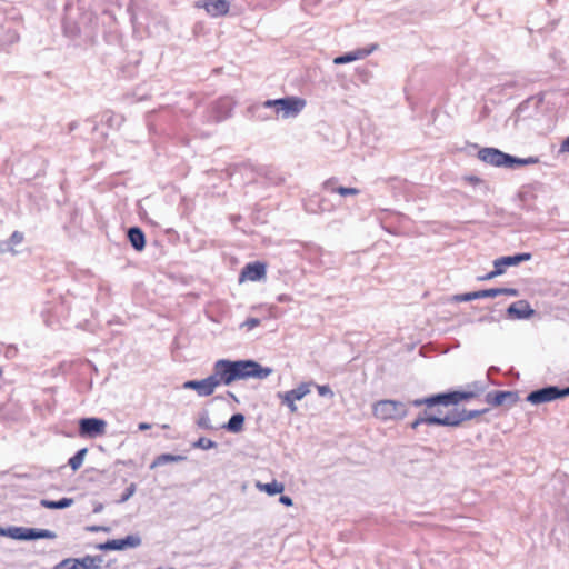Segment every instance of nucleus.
<instances>
[{
	"mask_svg": "<svg viewBox=\"0 0 569 569\" xmlns=\"http://www.w3.org/2000/svg\"><path fill=\"white\" fill-rule=\"evenodd\" d=\"M273 372L270 367H264L253 359H219L213 363V377L219 386H230L238 380L266 379Z\"/></svg>",
	"mask_w": 569,
	"mask_h": 569,
	"instance_id": "obj_1",
	"label": "nucleus"
},
{
	"mask_svg": "<svg viewBox=\"0 0 569 569\" xmlns=\"http://www.w3.org/2000/svg\"><path fill=\"white\" fill-rule=\"evenodd\" d=\"M476 398V393L469 388L467 390L448 389L442 392L432 393L422 398H417L409 401V405L420 408H440V407H453L456 408L459 403L469 401Z\"/></svg>",
	"mask_w": 569,
	"mask_h": 569,
	"instance_id": "obj_2",
	"label": "nucleus"
},
{
	"mask_svg": "<svg viewBox=\"0 0 569 569\" xmlns=\"http://www.w3.org/2000/svg\"><path fill=\"white\" fill-rule=\"evenodd\" d=\"M478 159L487 164L507 169H518L539 162L537 157L519 158L493 147L481 148L478 151Z\"/></svg>",
	"mask_w": 569,
	"mask_h": 569,
	"instance_id": "obj_3",
	"label": "nucleus"
},
{
	"mask_svg": "<svg viewBox=\"0 0 569 569\" xmlns=\"http://www.w3.org/2000/svg\"><path fill=\"white\" fill-rule=\"evenodd\" d=\"M0 537L18 541H34L38 539H56L57 533L49 529L8 526L0 527Z\"/></svg>",
	"mask_w": 569,
	"mask_h": 569,
	"instance_id": "obj_4",
	"label": "nucleus"
},
{
	"mask_svg": "<svg viewBox=\"0 0 569 569\" xmlns=\"http://www.w3.org/2000/svg\"><path fill=\"white\" fill-rule=\"evenodd\" d=\"M373 415L381 420H401L408 415V407L402 401L385 399L375 403Z\"/></svg>",
	"mask_w": 569,
	"mask_h": 569,
	"instance_id": "obj_5",
	"label": "nucleus"
},
{
	"mask_svg": "<svg viewBox=\"0 0 569 569\" xmlns=\"http://www.w3.org/2000/svg\"><path fill=\"white\" fill-rule=\"evenodd\" d=\"M489 408L483 409H466V408H452L442 416L443 427L459 428L465 421L480 417L489 412Z\"/></svg>",
	"mask_w": 569,
	"mask_h": 569,
	"instance_id": "obj_6",
	"label": "nucleus"
},
{
	"mask_svg": "<svg viewBox=\"0 0 569 569\" xmlns=\"http://www.w3.org/2000/svg\"><path fill=\"white\" fill-rule=\"evenodd\" d=\"M107 421L98 417H84L78 420V433L82 438L94 439L106 433Z\"/></svg>",
	"mask_w": 569,
	"mask_h": 569,
	"instance_id": "obj_7",
	"label": "nucleus"
},
{
	"mask_svg": "<svg viewBox=\"0 0 569 569\" xmlns=\"http://www.w3.org/2000/svg\"><path fill=\"white\" fill-rule=\"evenodd\" d=\"M563 398L565 396L561 387L548 385L542 388H538L530 391L526 397V401H528L531 405L538 406Z\"/></svg>",
	"mask_w": 569,
	"mask_h": 569,
	"instance_id": "obj_8",
	"label": "nucleus"
},
{
	"mask_svg": "<svg viewBox=\"0 0 569 569\" xmlns=\"http://www.w3.org/2000/svg\"><path fill=\"white\" fill-rule=\"evenodd\" d=\"M306 106V100L296 96L278 98L274 117L283 119L297 117Z\"/></svg>",
	"mask_w": 569,
	"mask_h": 569,
	"instance_id": "obj_9",
	"label": "nucleus"
},
{
	"mask_svg": "<svg viewBox=\"0 0 569 569\" xmlns=\"http://www.w3.org/2000/svg\"><path fill=\"white\" fill-rule=\"evenodd\" d=\"M141 542V537L138 533H134L119 539H108L107 541L97 545V549L100 551H122L126 549L138 548Z\"/></svg>",
	"mask_w": 569,
	"mask_h": 569,
	"instance_id": "obj_10",
	"label": "nucleus"
},
{
	"mask_svg": "<svg viewBox=\"0 0 569 569\" xmlns=\"http://www.w3.org/2000/svg\"><path fill=\"white\" fill-rule=\"evenodd\" d=\"M519 392L517 390H493L485 396V401L492 407L507 406L513 407L519 401Z\"/></svg>",
	"mask_w": 569,
	"mask_h": 569,
	"instance_id": "obj_11",
	"label": "nucleus"
},
{
	"mask_svg": "<svg viewBox=\"0 0 569 569\" xmlns=\"http://www.w3.org/2000/svg\"><path fill=\"white\" fill-rule=\"evenodd\" d=\"M421 425L443 427L440 408L425 407L423 410L418 412L416 419L412 420L408 427L417 431Z\"/></svg>",
	"mask_w": 569,
	"mask_h": 569,
	"instance_id": "obj_12",
	"label": "nucleus"
},
{
	"mask_svg": "<svg viewBox=\"0 0 569 569\" xmlns=\"http://www.w3.org/2000/svg\"><path fill=\"white\" fill-rule=\"evenodd\" d=\"M234 102L229 97L218 99L211 104L208 120L214 123H219L231 116Z\"/></svg>",
	"mask_w": 569,
	"mask_h": 569,
	"instance_id": "obj_13",
	"label": "nucleus"
},
{
	"mask_svg": "<svg viewBox=\"0 0 569 569\" xmlns=\"http://www.w3.org/2000/svg\"><path fill=\"white\" fill-rule=\"evenodd\" d=\"M218 386L219 381L213 377V375L201 380H187L182 385L183 389L194 390L200 397L211 396Z\"/></svg>",
	"mask_w": 569,
	"mask_h": 569,
	"instance_id": "obj_14",
	"label": "nucleus"
},
{
	"mask_svg": "<svg viewBox=\"0 0 569 569\" xmlns=\"http://www.w3.org/2000/svg\"><path fill=\"white\" fill-rule=\"evenodd\" d=\"M309 392H310L309 383L302 382L295 389H291L286 392H278L277 396L279 399H281V403L286 405L289 408L290 412L295 413L298 410L295 402L297 400H301Z\"/></svg>",
	"mask_w": 569,
	"mask_h": 569,
	"instance_id": "obj_15",
	"label": "nucleus"
},
{
	"mask_svg": "<svg viewBox=\"0 0 569 569\" xmlns=\"http://www.w3.org/2000/svg\"><path fill=\"white\" fill-rule=\"evenodd\" d=\"M536 310L530 306L528 300L521 299L512 302L506 309V317L511 320H528L533 317Z\"/></svg>",
	"mask_w": 569,
	"mask_h": 569,
	"instance_id": "obj_16",
	"label": "nucleus"
},
{
	"mask_svg": "<svg viewBox=\"0 0 569 569\" xmlns=\"http://www.w3.org/2000/svg\"><path fill=\"white\" fill-rule=\"evenodd\" d=\"M267 273V263L262 261H253L247 263L239 276V281L242 282L244 280L250 281H260L266 278Z\"/></svg>",
	"mask_w": 569,
	"mask_h": 569,
	"instance_id": "obj_17",
	"label": "nucleus"
},
{
	"mask_svg": "<svg viewBox=\"0 0 569 569\" xmlns=\"http://www.w3.org/2000/svg\"><path fill=\"white\" fill-rule=\"evenodd\" d=\"M531 258L532 254L530 252H519L512 256L499 257L493 260V263L497 264V271L499 270L503 274L508 268L529 261Z\"/></svg>",
	"mask_w": 569,
	"mask_h": 569,
	"instance_id": "obj_18",
	"label": "nucleus"
},
{
	"mask_svg": "<svg viewBox=\"0 0 569 569\" xmlns=\"http://www.w3.org/2000/svg\"><path fill=\"white\" fill-rule=\"evenodd\" d=\"M378 49L377 43H372L367 48H359L353 51L346 52L343 54H340L333 59L335 64H346L353 62L356 60L365 59L369 54H371L375 50Z\"/></svg>",
	"mask_w": 569,
	"mask_h": 569,
	"instance_id": "obj_19",
	"label": "nucleus"
},
{
	"mask_svg": "<svg viewBox=\"0 0 569 569\" xmlns=\"http://www.w3.org/2000/svg\"><path fill=\"white\" fill-rule=\"evenodd\" d=\"M126 237L133 250H136L137 252H141L144 250L147 239L144 231L140 227H129L126 231Z\"/></svg>",
	"mask_w": 569,
	"mask_h": 569,
	"instance_id": "obj_20",
	"label": "nucleus"
},
{
	"mask_svg": "<svg viewBox=\"0 0 569 569\" xmlns=\"http://www.w3.org/2000/svg\"><path fill=\"white\" fill-rule=\"evenodd\" d=\"M199 8H204L207 13L213 18L226 16L229 12L230 3L227 0H207Z\"/></svg>",
	"mask_w": 569,
	"mask_h": 569,
	"instance_id": "obj_21",
	"label": "nucleus"
},
{
	"mask_svg": "<svg viewBox=\"0 0 569 569\" xmlns=\"http://www.w3.org/2000/svg\"><path fill=\"white\" fill-rule=\"evenodd\" d=\"M92 560L90 555L82 558H66L58 562L53 569H94V567H91Z\"/></svg>",
	"mask_w": 569,
	"mask_h": 569,
	"instance_id": "obj_22",
	"label": "nucleus"
},
{
	"mask_svg": "<svg viewBox=\"0 0 569 569\" xmlns=\"http://www.w3.org/2000/svg\"><path fill=\"white\" fill-rule=\"evenodd\" d=\"M483 298H496V288H488V289H481V290H477V291L455 295L452 300L456 302H468V301H472L476 299H483Z\"/></svg>",
	"mask_w": 569,
	"mask_h": 569,
	"instance_id": "obj_23",
	"label": "nucleus"
},
{
	"mask_svg": "<svg viewBox=\"0 0 569 569\" xmlns=\"http://www.w3.org/2000/svg\"><path fill=\"white\" fill-rule=\"evenodd\" d=\"M246 417L241 412L233 413L220 428L231 433H239L244 428Z\"/></svg>",
	"mask_w": 569,
	"mask_h": 569,
	"instance_id": "obj_24",
	"label": "nucleus"
},
{
	"mask_svg": "<svg viewBox=\"0 0 569 569\" xmlns=\"http://www.w3.org/2000/svg\"><path fill=\"white\" fill-rule=\"evenodd\" d=\"M336 182H337L336 178H330L323 182V188L327 190H330L333 193H338L341 197L357 196L360 193V190L358 188L343 187V186L335 187Z\"/></svg>",
	"mask_w": 569,
	"mask_h": 569,
	"instance_id": "obj_25",
	"label": "nucleus"
},
{
	"mask_svg": "<svg viewBox=\"0 0 569 569\" xmlns=\"http://www.w3.org/2000/svg\"><path fill=\"white\" fill-rule=\"evenodd\" d=\"M256 487L260 491L266 492L269 497H274L277 495H281L284 490V485L277 480H272L271 482H267V483L257 481Z\"/></svg>",
	"mask_w": 569,
	"mask_h": 569,
	"instance_id": "obj_26",
	"label": "nucleus"
},
{
	"mask_svg": "<svg viewBox=\"0 0 569 569\" xmlns=\"http://www.w3.org/2000/svg\"><path fill=\"white\" fill-rule=\"evenodd\" d=\"M186 459L187 457L182 455L161 453L154 458V460L150 465V469H154L159 466H163L167 463L181 462L184 461Z\"/></svg>",
	"mask_w": 569,
	"mask_h": 569,
	"instance_id": "obj_27",
	"label": "nucleus"
},
{
	"mask_svg": "<svg viewBox=\"0 0 569 569\" xmlns=\"http://www.w3.org/2000/svg\"><path fill=\"white\" fill-rule=\"evenodd\" d=\"M73 499L63 497L59 500L41 499L40 505L47 509H66L73 505Z\"/></svg>",
	"mask_w": 569,
	"mask_h": 569,
	"instance_id": "obj_28",
	"label": "nucleus"
},
{
	"mask_svg": "<svg viewBox=\"0 0 569 569\" xmlns=\"http://www.w3.org/2000/svg\"><path fill=\"white\" fill-rule=\"evenodd\" d=\"M248 113L251 114L252 118L259 120V121H266L269 119L274 118V114H272L269 111H266L262 107H260L258 103H254L250 106L247 109Z\"/></svg>",
	"mask_w": 569,
	"mask_h": 569,
	"instance_id": "obj_29",
	"label": "nucleus"
},
{
	"mask_svg": "<svg viewBox=\"0 0 569 569\" xmlns=\"http://www.w3.org/2000/svg\"><path fill=\"white\" fill-rule=\"evenodd\" d=\"M88 452V448L79 449L72 457L68 460V466L72 469V471H77L82 466L86 455Z\"/></svg>",
	"mask_w": 569,
	"mask_h": 569,
	"instance_id": "obj_30",
	"label": "nucleus"
},
{
	"mask_svg": "<svg viewBox=\"0 0 569 569\" xmlns=\"http://www.w3.org/2000/svg\"><path fill=\"white\" fill-rule=\"evenodd\" d=\"M64 36L70 39H76L80 36L79 26L70 19H64L62 22Z\"/></svg>",
	"mask_w": 569,
	"mask_h": 569,
	"instance_id": "obj_31",
	"label": "nucleus"
},
{
	"mask_svg": "<svg viewBox=\"0 0 569 569\" xmlns=\"http://www.w3.org/2000/svg\"><path fill=\"white\" fill-rule=\"evenodd\" d=\"M196 423L200 429H204V430H209V431L217 430V428L213 427L210 422L209 411L207 409H202L199 412V417H198Z\"/></svg>",
	"mask_w": 569,
	"mask_h": 569,
	"instance_id": "obj_32",
	"label": "nucleus"
},
{
	"mask_svg": "<svg viewBox=\"0 0 569 569\" xmlns=\"http://www.w3.org/2000/svg\"><path fill=\"white\" fill-rule=\"evenodd\" d=\"M101 120L110 128H119L123 121L120 116H116L111 111L103 112Z\"/></svg>",
	"mask_w": 569,
	"mask_h": 569,
	"instance_id": "obj_33",
	"label": "nucleus"
},
{
	"mask_svg": "<svg viewBox=\"0 0 569 569\" xmlns=\"http://www.w3.org/2000/svg\"><path fill=\"white\" fill-rule=\"evenodd\" d=\"M217 446L218 445L216 441L208 439L206 437H200L197 441H194L192 443L193 448L202 449V450L213 449V448H217Z\"/></svg>",
	"mask_w": 569,
	"mask_h": 569,
	"instance_id": "obj_34",
	"label": "nucleus"
},
{
	"mask_svg": "<svg viewBox=\"0 0 569 569\" xmlns=\"http://www.w3.org/2000/svg\"><path fill=\"white\" fill-rule=\"evenodd\" d=\"M137 491V485L134 482L130 483L121 495V497L117 500V503L127 502Z\"/></svg>",
	"mask_w": 569,
	"mask_h": 569,
	"instance_id": "obj_35",
	"label": "nucleus"
},
{
	"mask_svg": "<svg viewBox=\"0 0 569 569\" xmlns=\"http://www.w3.org/2000/svg\"><path fill=\"white\" fill-rule=\"evenodd\" d=\"M467 388L472 390V392L476 393V398H477L479 395H481L486 391L487 385L482 381H473L471 383H468Z\"/></svg>",
	"mask_w": 569,
	"mask_h": 569,
	"instance_id": "obj_36",
	"label": "nucleus"
},
{
	"mask_svg": "<svg viewBox=\"0 0 569 569\" xmlns=\"http://www.w3.org/2000/svg\"><path fill=\"white\" fill-rule=\"evenodd\" d=\"M23 239H24L23 232L16 230L11 233V236L9 237V239H7V241H8L9 246L13 248L14 246L20 244L23 241Z\"/></svg>",
	"mask_w": 569,
	"mask_h": 569,
	"instance_id": "obj_37",
	"label": "nucleus"
},
{
	"mask_svg": "<svg viewBox=\"0 0 569 569\" xmlns=\"http://www.w3.org/2000/svg\"><path fill=\"white\" fill-rule=\"evenodd\" d=\"M501 295L518 297L520 291L517 288H496V297Z\"/></svg>",
	"mask_w": 569,
	"mask_h": 569,
	"instance_id": "obj_38",
	"label": "nucleus"
},
{
	"mask_svg": "<svg viewBox=\"0 0 569 569\" xmlns=\"http://www.w3.org/2000/svg\"><path fill=\"white\" fill-rule=\"evenodd\" d=\"M278 99H268L263 102H259L258 104L262 107L266 111L271 112L274 114L276 108H277Z\"/></svg>",
	"mask_w": 569,
	"mask_h": 569,
	"instance_id": "obj_39",
	"label": "nucleus"
},
{
	"mask_svg": "<svg viewBox=\"0 0 569 569\" xmlns=\"http://www.w3.org/2000/svg\"><path fill=\"white\" fill-rule=\"evenodd\" d=\"M531 99H527L518 104V107L515 109L513 114L519 118L528 108L530 104Z\"/></svg>",
	"mask_w": 569,
	"mask_h": 569,
	"instance_id": "obj_40",
	"label": "nucleus"
},
{
	"mask_svg": "<svg viewBox=\"0 0 569 569\" xmlns=\"http://www.w3.org/2000/svg\"><path fill=\"white\" fill-rule=\"evenodd\" d=\"M501 274H502L501 271H499V270L497 271V264L493 263V270H491L490 272H488L485 276L478 277V280L487 281V280H491V279H493V278H496L498 276H501Z\"/></svg>",
	"mask_w": 569,
	"mask_h": 569,
	"instance_id": "obj_41",
	"label": "nucleus"
},
{
	"mask_svg": "<svg viewBox=\"0 0 569 569\" xmlns=\"http://www.w3.org/2000/svg\"><path fill=\"white\" fill-rule=\"evenodd\" d=\"M499 372H500V368H499V367L490 366V367L488 368V370H487V377H488V379H489L490 383H492V385H495V386H500V385H501V382H499V381H495V380H492V379H491V377H492L493 375L499 373Z\"/></svg>",
	"mask_w": 569,
	"mask_h": 569,
	"instance_id": "obj_42",
	"label": "nucleus"
},
{
	"mask_svg": "<svg viewBox=\"0 0 569 569\" xmlns=\"http://www.w3.org/2000/svg\"><path fill=\"white\" fill-rule=\"evenodd\" d=\"M317 390L321 397H333V391L328 385L317 386Z\"/></svg>",
	"mask_w": 569,
	"mask_h": 569,
	"instance_id": "obj_43",
	"label": "nucleus"
},
{
	"mask_svg": "<svg viewBox=\"0 0 569 569\" xmlns=\"http://www.w3.org/2000/svg\"><path fill=\"white\" fill-rule=\"evenodd\" d=\"M259 318H248L244 322L241 323V328L247 327L249 330L258 327L260 325Z\"/></svg>",
	"mask_w": 569,
	"mask_h": 569,
	"instance_id": "obj_44",
	"label": "nucleus"
},
{
	"mask_svg": "<svg viewBox=\"0 0 569 569\" xmlns=\"http://www.w3.org/2000/svg\"><path fill=\"white\" fill-rule=\"evenodd\" d=\"M6 252H11L13 254L17 253V251L12 247L9 246L7 240H1L0 241V253H6Z\"/></svg>",
	"mask_w": 569,
	"mask_h": 569,
	"instance_id": "obj_45",
	"label": "nucleus"
},
{
	"mask_svg": "<svg viewBox=\"0 0 569 569\" xmlns=\"http://www.w3.org/2000/svg\"><path fill=\"white\" fill-rule=\"evenodd\" d=\"M463 180H465L466 182L470 183V184H473V186H476V184H479V183H482V182H483V181H482V179H480V178H479V177H477V176H472V174H470V176H465V177H463Z\"/></svg>",
	"mask_w": 569,
	"mask_h": 569,
	"instance_id": "obj_46",
	"label": "nucleus"
},
{
	"mask_svg": "<svg viewBox=\"0 0 569 569\" xmlns=\"http://www.w3.org/2000/svg\"><path fill=\"white\" fill-rule=\"evenodd\" d=\"M87 530L90 532H99V531L109 532L110 528L106 527V526L92 525V526L87 527Z\"/></svg>",
	"mask_w": 569,
	"mask_h": 569,
	"instance_id": "obj_47",
	"label": "nucleus"
},
{
	"mask_svg": "<svg viewBox=\"0 0 569 569\" xmlns=\"http://www.w3.org/2000/svg\"><path fill=\"white\" fill-rule=\"evenodd\" d=\"M279 502L286 507H291L293 505V500L290 496L280 495Z\"/></svg>",
	"mask_w": 569,
	"mask_h": 569,
	"instance_id": "obj_48",
	"label": "nucleus"
},
{
	"mask_svg": "<svg viewBox=\"0 0 569 569\" xmlns=\"http://www.w3.org/2000/svg\"><path fill=\"white\" fill-rule=\"evenodd\" d=\"M91 559H93L91 567H94V569H99L101 562L103 561V556H101V555L91 556Z\"/></svg>",
	"mask_w": 569,
	"mask_h": 569,
	"instance_id": "obj_49",
	"label": "nucleus"
},
{
	"mask_svg": "<svg viewBox=\"0 0 569 569\" xmlns=\"http://www.w3.org/2000/svg\"><path fill=\"white\" fill-rule=\"evenodd\" d=\"M559 152L569 153V136L562 140Z\"/></svg>",
	"mask_w": 569,
	"mask_h": 569,
	"instance_id": "obj_50",
	"label": "nucleus"
},
{
	"mask_svg": "<svg viewBox=\"0 0 569 569\" xmlns=\"http://www.w3.org/2000/svg\"><path fill=\"white\" fill-rule=\"evenodd\" d=\"M479 322H495L497 319L491 315H485L478 319Z\"/></svg>",
	"mask_w": 569,
	"mask_h": 569,
	"instance_id": "obj_51",
	"label": "nucleus"
},
{
	"mask_svg": "<svg viewBox=\"0 0 569 569\" xmlns=\"http://www.w3.org/2000/svg\"><path fill=\"white\" fill-rule=\"evenodd\" d=\"M103 509H104L103 503H101V502H94V505H93V509H92V512H93V513H100V512H102V510H103Z\"/></svg>",
	"mask_w": 569,
	"mask_h": 569,
	"instance_id": "obj_52",
	"label": "nucleus"
},
{
	"mask_svg": "<svg viewBox=\"0 0 569 569\" xmlns=\"http://www.w3.org/2000/svg\"><path fill=\"white\" fill-rule=\"evenodd\" d=\"M290 300H291V297H290V296H288V295H284V293L279 295V296L277 297V301H278V302H288V301H290Z\"/></svg>",
	"mask_w": 569,
	"mask_h": 569,
	"instance_id": "obj_53",
	"label": "nucleus"
},
{
	"mask_svg": "<svg viewBox=\"0 0 569 569\" xmlns=\"http://www.w3.org/2000/svg\"><path fill=\"white\" fill-rule=\"evenodd\" d=\"M530 197H531V193L529 191H520L519 192V198L522 201H527Z\"/></svg>",
	"mask_w": 569,
	"mask_h": 569,
	"instance_id": "obj_54",
	"label": "nucleus"
},
{
	"mask_svg": "<svg viewBox=\"0 0 569 569\" xmlns=\"http://www.w3.org/2000/svg\"><path fill=\"white\" fill-rule=\"evenodd\" d=\"M150 428H151V425H150V423H148V422H140V423L138 425V429H139L140 431L149 430Z\"/></svg>",
	"mask_w": 569,
	"mask_h": 569,
	"instance_id": "obj_55",
	"label": "nucleus"
},
{
	"mask_svg": "<svg viewBox=\"0 0 569 569\" xmlns=\"http://www.w3.org/2000/svg\"><path fill=\"white\" fill-rule=\"evenodd\" d=\"M78 127H79L78 121H71V122L68 124L69 132L74 131Z\"/></svg>",
	"mask_w": 569,
	"mask_h": 569,
	"instance_id": "obj_56",
	"label": "nucleus"
},
{
	"mask_svg": "<svg viewBox=\"0 0 569 569\" xmlns=\"http://www.w3.org/2000/svg\"><path fill=\"white\" fill-rule=\"evenodd\" d=\"M227 395L230 397V399H233L236 402H238V398L232 393L231 391H227Z\"/></svg>",
	"mask_w": 569,
	"mask_h": 569,
	"instance_id": "obj_57",
	"label": "nucleus"
},
{
	"mask_svg": "<svg viewBox=\"0 0 569 569\" xmlns=\"http://www.w3.org/2000/svg\"><path fill=\"white\" fill-rule=\"evenodd\" d=\"M422 450L425 452H433L435 451L433 448H431V447H422Z\"/></svg>",
	"mask_w": 569,
	"mask_h": 569,
	"instance_id": "obj_58",
	"label": "nucleus"
},
{
	"mask_svg": "<svg viewBox=\"0 0 569 569\" xmlns=\"http://www.w3.org/2000/svg\"><path fill=\"white\" fill-rule=\"evenodd\" d=\"M120 462L123 465H132V460H129L128 462H124V461H120Z\"/></svg>",
	"mask_w": 569,
	"mask_h": 569,
	"instance_id": "obj_59",
	"label": "nucleus"
},
{
	"mask_svg": "<svg viewBox=\"0 0 569 569\" xmlns=\"http://www.w3.org/2000/svg\"><path fill=\"white\" fill-rule=\"evenodd\" d=\"M136 20V16L133 13H131V22L133 23Z\"/></svg>",
	"mask_w": 569,
	"mask_h": 569,
	"instance_id": "obj_60",
	"label": "nucleus"
},
{
	"mask_svg": "<svg viewBox=\"0 0 569 569\" xmlns=\"http://www.w3.org/2000/svg\"><path fill=\"white\" fill-rule=\"evenodd\" d=\"M169 428V425H163L162 426V429H168Z\"/></svg>",
	"mask_w": 569,
	"mask_h": 569,
	"instance_id": "obj_61",
	"label": "nucleus"
},
{
	"mask_svg": "<svg viewBox=\"0 0 569 569\" xmlns=\"http://www.w3.org/2000/svg\"><path fill=\"white\" fill-rule=\"evenodd\" d=\"M553 1H555V0H548V2H549L550 4H552V2H553Z\"/></svg>",
	"mask_w": 569,
	"mask_h": 569,
	"instance_id": "obj_62",
	"label": "nucleus"
},
{
	"mask_svg": "<svg viewBox=\"0 0 569 569\" xmlns=\"http://www.w3.org/2000/svg\"><path fill=\"white\" fill-rule=\"evenodd\" d=\"M2 375V369L0 368V376Z\"/></svg>",
	"mask_w": 569,
	"mask_h": 569,
	"instance_id": "obj_63",
	"label": "nucleus"
},
{
	"mask_svg": "<svg viewBox=\"0 0 569 569\" xmlns=\"http://www.w3.org/2000/svg\"><path fill=\"white\" fill-rule=\"evenodd\" d=\"M169 569H174V568H169Z\"/></svg>",
	"mask_w": 569,
	"mask_h": 569,
	"instance_id": "obj_64",
	"label": "nucleus"
}]
</instances>
